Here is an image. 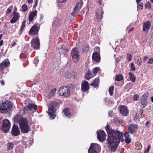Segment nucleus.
<instances>
[{
  "label": "nucleus",
  "mask_w": 153,
  "mask_h": 153,
  "mask_svg": "<svg viewBox=\"0 0 153 153\" xmlns=\"http://www.w3.org/2000/svg\"><path fill=\"white\" fill-rule=\"evenodd\" d=\"M105 128L108 134V138L107 140L111 148H116L120 141L125 140L128 144L131 142L129 135L128 132L124 133L123 137V133L122 132L111 129L108 124L106 125Z\"/></svg>",
  "instance_id": "obj_1"
},
{
  "label": "nucleus",
  "mask_w": 153,
  "mask_h": 153,
  "mask_svg": "<svg viewBox=\"0 0 153 153\" xmlns=\"http://www.w3.org/2000/svg\"><path fill=\"white\" fill-rule=\"evenodd\" d=\"M58 103L56 102H51L48 105V113L52 119H54L56 117L54 114L56 108L58 106Z\"/></svg>",
  "instance_id": "obj_2"
},
{
  "label": "nucleus",
  "mask_w": 153,
  "mask_h": 153,
  "mask_svg": "<svg viewBox=\"0 0 153 153\" xmlns=\"http://www.w3.org/2000/svg\"><path fill=\"white\" fill-rule=\"evenodd\" d=\"M12 107V102L6 101L0 104V112H7L10 110Z\"/></svg>",
  "instance_id": "obj_3"
},
{
  "label": "nucleus",
  "mask_w": 153,
  "mask_h": 153,
  "mask_svg": "<svg viewBox=\"0 0 153 153\" xmlns=\"http://www.w3.org/2000/svg\"><path fill=\"white\" fill-rule=\"evenodd\" d=\"M79 52L77 48H73L71 52V55L73 61L76 63L77 62L79 59Z\"/></svg>",
  "instance_id": "obj_4"
},
{
  "label": "nucleus",
  "mask_w": 153,
  "mask_h": 153,
  "mask_svg": "<svg viewBox=\"0 0 153 153\" xmlns=\"http://www.w3.org/2000/svg\"><path fill=\"white\" fill-rule=\"evenodd\" d=\"M19 126L22 132L23 133H27L30 130V128L28 125L27 120L20 123Z\"/></svg>",
  "instance_id": "obj_5"
},
{
  "label": "nucleus",
  "mask_w": 153,
  "mask_h": 153,
  "mask_svg": "<svg viewBox=\"0 0 153 153\" xmlns=\"http://www.w3.org/2000/svg\"><path fill=\"white\" fill-rule=\"evenodd\" d=\"M59 93L60 96L68 97L70 94V89L68 87H61L59 88Z\"/></svg>",
  "instance_id": "obj_6"
},
{
  "label": "nucleus",
  "mask_w": 153,
  "mask_h": 153,
  "mask_svg": "<svg viewBox=\"0 0 153 153\" xmlns=\"http://www.w3.org/2000/svg\"><path fill=\"white\" fill-rule=\"evenodd\" d=\"M68 48L65 46L61 45L59 46L58 50L59 54L62 56H65L68 52Z\"/></svg>",
  "instance_id": "obj_7"
},
{
  "label": "nucleus",
  "mask_w": 153,
  "mask_h": 153,
  "mask_svg": "<svg viewBox=\"0 0 153 153\" xmlns=\"http://www.w3.org/2000/svg\"><path fill=\"white\" fill-rule=\"evenodd\" d=\"M10 127V123L9 121L7 119L4 120L2 127V130L5 132H7L9 130Z\"/></svg>",
  "instance_id": "obj_8"
},
{
  "label": "nucleus",
  "mask_w": 153,
  "mask_h": 153,
  "mask_svg": "<svg viewBox=\"0 0 153 153\" xmlns=\"http://www.w3.org/2000/svg\"><path fill=\"white\" fill-rule=\"evenodd\" d=\"M31 45L35 49H39L40 48L39 40L38 37L32 39L31 42Z\"/></svg>",
  "instance_id": "obj_9"
},
{
  "label": "nucleus",
  "mask_w": 153,
  "mask_h": 153,
  "mask_svg": "<svg viewBox=\"0 0 153 153\" xmlns=\"http://www.w3.org/2000/svg\"><path fill=\"white\" fill-rule=\"evenodd\" d=\"M83 4V2L81 0L80 1L78 2L76 4L74 9V11L72 13V15L73 16H75L76 14L77 13L79 10L81 8Z\"/></svg>",
  "instance_id": "obj_10"
},
{
  "label": "nucleus",
  "mask_w": 153,
  "mask_h": 153,
  "mask_svg": "<svg viewBox=\"0 0 153 153\" xmlns=\"http://www.w3.org/2000/svg\"><path fill=\"white\" fill-rule=\"evenodd\" d=\"M97 137L98 140L101 141H103L105 139V134L104 131L100 130L97 131Z\"/></svg>",
  "instance_id": "obj_11"
},
{
  "label": "nucleus",
  "mask_w": 153,
  "mask_h": 153,
  "mask_svg": "<svg viewBox=\"0 0 153 153\" xmlns=\"http://www.w3.org/2000/svg\"><path fill=\"white\" fill-rule=\"evenodd\" d=\"M25 120H27L26 118H23L22 117L19 113L13 118L14 121L16 123H19V125L20 123L23 122Z\"/></svg>",
  "instance_id": "obj_12"
},
{
  "label": "nucleus",
  "mask_w": 153,
  "mask_h": 153,
  "mask_svg": "<svg viewBox=\"0 0 153 153\" xmlns=\"http://www.w3.org/2000/svg\"><path fill=\"white\" fill-rule=\"evenodd\" d=\"M20 131L18 126L14 125L11 131V133L13 136H17L20 134Z\"/></svg>",
  "instance_id": "obj_13"
},
{
  "label": "nucleus",
  "mask_w": 153,
  "mask_h": 153,
  "mask_svg": "<svg viewBox=\"0 0 153 153\" xmlns=\"http://www.w3.org/2000/svg\"><path fill=\"white\" fill-rule=\"evenodd\" d=\"M37 105L33 104L30 103L25 107L24 109V111L25 112L28 110H36L37 109Z\"/></svg>",
  "instance_id": "obj_14"
},
{
  "label": "nucleus",
  "mask_w": 153,
  "mask_h": 153,
  "mask_svg": "<svg viewBox=\"0 0 153 153\" xmlns=\"http://www.w3.org/2000/svg\"><path fill=\"white\" fill-rule=\"evenodd\" d=\"M38 12L36 10L32 11L31 12L28 17V19L30 22H32L34 18H36L37 16Z\"/></svg>",
  "instance_id": "obj_15"
},
{
  "label": "nucleus",
  "mask_w": 153,
  "mask_h": 153,
  "mask_svg": "<svg viewBox=\"0 0 153 153\" xmlns=\"http://www.w3.org/2000/svg\"><path fill=\"white\" fill-rule=\"evenodd\" d=\"M39 30V28L37 26L33 25L30 29L29 34L30 35H34L38 33Z\"/></svg>",
  "instance_id": "obj_16"
},
{
  "label": "nucleus",
  "mask_w": 153,
  "mask_h": 153,
  "mask_svg": "<svg viewBox=\"0 0 153 153\" xmlns=\"http://www.w3.org/2000/svg\"><path fill=\"white\" fill-rule=\"evenodd\" d=\"M89 89L88 82L86 81H82V83L81 89L84 92H86Z\"/></svg>",
  "instance_id": "obj_17"
},
{
  "label": "nucleus",
  "mask_w": 153,
  "mask_h": 153,
  "mask_svg": "<svg viewBox=\"0 0 153 153\" xmlns=\"http://www.w3.org/2000/svg\"><path fill=\"white\" fill-rule=\"evenodd\" d=\"M120 112L125 116H127L128 114V111L126 107L124 105H122L120 108Z\"/></svg>",
  "instance_id": "obj_18"
},
{
  "label": "nucleus",
  "mask_w": 153,
  "mask_h": 153,
  "mask_svg": "<svg viewBox=\"0 0 153 153\" xmlns=\"http://www.w3.org/2000/svg\"><path fill=\"white\" fill-rule=\"evenodd\" d=\"M13 14V17L10 21V22L12 24L15 23L18 20L19 17V14L16 12H14Z\"/></svg>",
  "instance_id": "obj_19"
},
{
  "label": "nucleus",
  "mask_w": 153,
  "mask_h": 153,
  "mask_svg": "<svg viewBox=\"0 0 153 153\" xmlns=\"http://www.w3.org/2000/svg\"><path fill=\"white\" fill-rule=\"evenodd\" d=\"M150 22L149 21H146L144 23L143 26V31L147 33L150 27Z\"/></svg>",
  "instance_id": "obj_20"
},
{
  "label": "nucleus",
  "mask_w": 153,
  "mask_h": 153,
  "mask_svg": "<svg viewBox=\"0 0 153 153\" xmlns=\"http://www.w3.org/2000/svg\"><path fill=\"white\" fill-rule=\"evenodd\" d=\"M137 128V126L136 125L130 124L128 126V128L129 132L132 133L135 132Z\"/></svg>",
  "instance_id": "obj_21"
},
{
  "label": "nucleus",
  "mask_w": 153,
  "mask_h": 153,
  "mask_svg": "<svg viewBox=\"0 0 153 153\" xmlns=\"http://www.w3.org/2000/svg\"><path fill=\"white\" fill-rule=\"evenodd\" d=\"M148 95L146 94H144L141 97V103L142 105H143V108H145L146 105L147 103V97Z\"/></svg>",
  "instance_id": "obj_22"
},
{
  "label": "nucleus",
  "mask_w": 153,
  "mask_h": 153,
  "mask_svg": "<svg viewBox=\"0 0 153 153\" xmlns=\"http://www.w3.org/2000/svg\"><path fill=\"white\" fill-rule=\"evenodd\" d=\"M92 59L95 61L99 62L100 60V57L98 53L96 51L94 53L92 56Z\"/></svg>",
  "instance_id": "obj_23"
},
{
  "label": "nucleus",
  "mask_w": 153,
  "mask_h": 153,
  "mask_svg": "<svg viewBox=\"0 0 153 153\" xmlns=\"http://www.w3.org/2000/svg\"><path fill=\"white\" fill-rule=\"evenodd\" d=\"M103 13L102 9L99 10L96 13V16L98 20H100L102 18V15Z\"/></svg>",
  "instance_id": "obj_24"
},
{
  "label": "nucleus",
  "mask_w": 153,
  "mask_h": 153,
  "mask_svg": "<svg viewBox=\"0 0 153 153\" xmlns=\"http://www.w3.org/2000/svg\"><path fill=\"white\" fill-rule=\"evenodd\" d=\"M10 64L9 61L7 60H4L0 64V67L1 69L7 67Z\"/></svg>",
  "instance_id": "obj_25"
},
{
  "label": "nucleus",
  "mask_w": 153,
  "mask_h": 153,
  "mask_svg": "<svg viewBox=\"0 0 153 153\" xmlns=\"http://www.w3.org/2000/svg\"><path fill=\"white\" fill-rule=\"evenodd\" d=\"M90 147L92 148L97 152L99 151L100 149V146L97 143H91Z\"/></svg>",
  "instance_id": "obj_26"
},
{
  "label": "nucleus",
  "mask_w": 153,
  "mask_h": 153,
  "mask_svg": "<svg viewBox=\"0 0 153 153\" xmlns=\"http://www.w3.org/2000/svg\"><path fill=\"white\" fill-rule=\"evenodd\" d=\"M93 76L92 75L91 72L88 71L86 73L85 77L86 79L89 80L90 78H92Z\"/></svg>",
  "instance_id": "obj_27"
},
{
  "label": "nucleus",
  "mask_w": 153,
  "mask_h": 153,
  "mask_svg": "<svg viewBox=\"0 0 153 153\" xmlns=\"http://www.w3.org/2000/svg\"><path fill=\"white\" fill-rule=\"evenodd\" d=\"M99 82V79L98 78L96 79L94 82H92L90 84V85L95 87H96L98 86Z\"/></svg>",
  "instance_id": "obj_28"
},
{
  "label": "nucleus",
  "mask_w": 153,
  "mask_h": 153,
  "mask_svg": "<svg viewBox=\"0 0 153 153\" xmlns=\"http://www.w3.org/2000/svg\"><path fill=\"white\" fill-rule=\"evenodd\" d=\"M70 109L69 108H66L64 109L63 110V112L64 114L66 117H69L71 115Z\"/></svg>",
  "instance_id": "obj_29"
},
{
  "label": "nucleus",
  "mask_w": 153,
  "mask_h": 153,
  "mask_svg": "<svg viewBox=\"0 0 153 153\" xmlns=\"http://www.w3.org/2000/svg\"><path fill=\"white\" fill-rule=\"evenodd\" d=\"M128 74L131 81L132 82H134L135 79V77L134 76V74L131 72H129L128 73Z\"/></svg>",
  "instance_id": "obj_30"
},
{
  "label": "nucleus",
  "mask_w": 153,
  "mask_h": 153,
  "mask_svg": "<svg viewBox=\"0 0 153 153\" xmlns=\"http://www.w3.org/2000/svg\"><path fill=\"white\" fill-rule=\"evenodd\" d=\"M14 146L13 143H9L7 144V149L9 150H10L12 149Z\"/></svg>",
  "instance_id": "obj_31"
},
{
  "label": "nucleus",
  "mask_w": 153,
  "mask_h": 153,
  "mask_svg": "<svg viewBox=\"0 0 153 153\" xmlns=\"http://www.w3.org/2000/svg\"><path fill=\"white\" fill-rule=\"evenodd\" d=\"M123 76L120 74H119L116 76V80L119 81L123 80Z\"/></svg>",
  "instance_id": "obj_32"
},
{
  "label": "nucleus",
  "mask_w": 153,
  "mask_h": 153,
  "mask_svg": "<svg viewBox=\"0 0 153 153\" xmlns=\"http://www.w3.org/2000/svg\"><path fill=\"white\" fill-rule=\"evenodd\" d=\"M28 9L27 5L25 4H24L22 7V10L23 12L26 11Z\"/></svg>",
  "instance_id": "obj_33"
},
{
  "label": "nucleus",
  "mask_w": 153,
  "mask_h": 153,
  "mask_svg": "<svg viewBox=\"0 0 153 153\" xmlns=\"http://www.w3.org/2000/svg\"><path fill=\"white\" fill-rule=\"evenodd\" d=\"M142 0H136V2L137 4L138 9H142L143 8V6L141 4H139V2Z\"/></svg>",
  "instance_id": "obj_34"
},
{
  "label": "nucleus",
  "mask_w": 153,
  "mask_h": 153,
  "mask_svg": "<svg viewBox=\"0 0 153 153\" xmlns=\"http://www.w3.org/2000/svg\"><path fill=\"white\" fill-rule=\"evenodd\" d=\"M88 151V153H97V152L91 147L89 148Z\"/></svg>",
  "instance_id": "obj_35"
},
{
  "label": "nucleus",
  "mask_w": 153,
  "mask_h": 153,
  "mask_svg": "<svg viewBox=\"0 0 153 153\" xmlns=\"http://www.w3.org/2000/svg\"><path fill=\"white\" fill-rule=\"evenodd\" d=\"M114 87L113 86L110 87L109 89V92L110 94L111 95H112L113 94V91L114 90Z\"/></svg>",
  "instance_id": "obj_36"
},
{
  "label": "nucleus",
  "mask_w": 153,
  "mask_h": 153,
  "mask_svg": "<svg viewBox=\"0 0 153 153\" xmlns=\"http://www.w3.org/2000/svg\"><path fill=\"white\" fill-rule=\"evenodd\" d=\"M99 70V68L98 67L95 68L92 70L93 73L94 74H96Z\"/></svg>",
  "instance_id": "obj_37"
},
{
  "label": "nucleus",
  "mask_w": 153,
  "mask_h": 153,
  "mask_svg": "<svg viewBox=\"0 0 153 153\" xmlns=\"http://www.w3.org/2000/svg\"><path fill=\"white\" fill-rule=\"evenodd\" d=\"M65 76L66 78H69L71 77V75L69 72H67L65 74Z\"/></svg>",
  "instance_id": "obj_38"
},
{
  "label": "nucleus",
  "mask_w": 153,
  "mask_h": 153,
  "mask_svg": "<svg viewBox=\"0 0 153 153\" xmlns=\"http://www.w3.org/2000/svg\"><path fill=\"white\" fill-rule=\"evenodd\" d=\"M12 9H13V6H11L10 7L7 9V10L6 11V14H8L9 13H10V12L12 10Z\"/></svg>",
  "instance_id": "obj_39"
},
{
  "label": "nucleus",
  "mask_w": 153,
  "mask_h": 153,
  "mask_svg": "<svg viewBox=\"0 0 153 153\" xmlns=\"http://www.w3.org/2000/svg\"><path fill=\"white\" fill-rule=\"evenodd\" d=\"M56 91V89L55 88H53L52 89L51 92V95L52 96L54 95Z\"/></svg>",
  "instance_id": "obj_40"
},
{
  "label": "nucleus",
  "mask_w": 153,
  "mask_h": 153,
  "mask_svg": "<svg viewBox=\"0 0 153 153\" xmlns=\"http://www.w3.org/2000/svg\"><path fill=\"white\" fill-rule=\"evenodd\" d=\"M142 60L140 58V59L138 58L137 61V64L139 66L141 64Z\"/></svg>",
  "instance_id": "obj_41"
},
{
  "label": "nucleus",
  "mask_w": 153,
  "mask_h": 153,
  "mask_svg": "<svg viewBox=\"0 0 153 153\" xmlns=\"http://www.w3.org/2000/svg\"><path fill=\"white\" fill-rule=\"evenodd\" d=\"M139 99V96L137 94H135L133 97V99L135 101H137Z\"/></svg>",
  "instance_id": "obj_42"
},
{
  "label": "nucleus",
  "mask_w": 153,
  "mask_h": 153,
  "mask_svg": "<svg viewBox=\"0 0 153 153\" xmlns=\"http://www.w3.org/2000/svg\"><path fill=\"white\" fill-rule=\"evenodd\" d=\"M127 58L128 61H131V55L130 54L128 53L127 54Z\"/></svg>",
  "instance_id": "obj_43"
},
{
  "label": "nucleus",
  "mask_w": 153,
  "mask_h": 153,
  "mask_svg": "<svg viewBox=\"0 0 153 153\" xmlns=\"http://www.w3.org/2000/svg\"><path fill=\"white\" fill-rule=\"evenodd\" d=\"M60 23V21L59 20H57V21L55 20L53 22V24L56 25H58Z\"/></svg>",
  "instance_id": "obj_44"
},
{
  "label": "nucleus",
  "mask_w": 153,
  "mask_h": 153,
  "mask_svg": "<svg viewBox=\"0 0 153 153\" xmlns=\"http://www.w3.org/2000/svg\"><path fill=\"white\" fill-rule=\"evenodd\" d=\"M131 68L130 69L131 70V71H134L135 70V67L134 66V64L133 63H131Z\"/></svg>",
  "instance_id": "obj_45"
},
{
  "label": "nucleus",
  "mask_w": 153,
  "mask_h": 153,
  "mask_svg": "<svg viewBox=\"0 0 153 153\" xmlns=\"http://www.w3.org/2000/svg\"><path fill=\"white\" fill-rule=\"evenodd\" d=\"M148 64L153 63V57L149 59V60L147 62Z\"/></svg>",
  "instance_id": "obj_46"
},
{
  "label": "nucleus",
  "mask_w": 153,
  "mask_h": 153,
  "mask_svg": "<svg viewBox=\"0 0 153 153\" xmlns=\"http://www.w3.org/2000/svg\"><path fill=\"white\" fill-rule=\"evenodd\" d=\"M25 21L23 22V23L22 24V25L21 26V30H22V29H23V28L25 27Z\"/></svg>",
  "instance_id": "obj_47"
},
{
  "label": "nucleus",
  "mask_w": 153,
  "mask_h": 153,
  "mask_svg": "<svg viewBox=\"0 0 153 153\" xmlns=\"http://www.w3.org/2000/svg\"><path fill=\"white\" fill-rule=\"evenodd\" d=\"M150 146L149 145L148 147L146 150L145 151L144 153H148L149 152L150 148Z\"/></svg>",
  "instance_id": "obj_48"
},
{
  "label": "nucleus",
  "mask_w": 153,
  "mask_h": 153,
  "mask_svg": "<svg viewBox=\"0 0 153 153\" xmlns=\"http://www.w3.org/2000/svg\"><path fill=\"white\" fill-rule=\"evenodd\" d=\"M88 49L89 48L88 46H84L83 48V50L84 52L88 51Z\"/></svg>",
  "instance_id": "obj_49"
},
{
  "label": "nucleus",
  "mask_w": 153,
  "mask_h": 153,
  "mask_svg": "<svg viewBox=\"0 0 153 153\" xmlns=\"http://www.w3.org/2000/svg\"><path fill=\"white\" fill-rule=\"evenodd\" d=\"M35 4L33 6V7L34 8H35L37 5L38 1V0H35L34 1Z\"/></svg>",
  "instance_id": "obj_50"
},
{
  "label": "nucleus",
  "mask_w": 153,
  "mask_h": 153,
  "mask_svg": "<svg viewBox=\"0 0 153 153\" xmlns=\"http://www.w3.org/2000/svg\"><path fill=\"white\" fill-rule=\"evenodd\" d=\"M67 0H58V1L60 3H63L66 1Z\"/></svg>",
  "instance_id": "obj_51"
},
{
  "label": "nucleus",
  "mask_w": 153,
  "mask_h": 153,
  "mask_svg": "<svg viewBox=\"0 0 153 153\" xmlns=\"http://www.w3.org/2000/svg\"><path fill=\"white\" fill-rule=\"evenodd\" d=\"M3 43V40H2L0 41V46H1L2 45Z\"/></svg>",
  "instance_id": "obj_52"
},
{
  "label": "nucleus",
  "mask_w": 153,
  "mask_h": 153,
  "mask_svg": "<svg viewBox=\"0 0 153 153\" xmlns=\"http://www.w3.org/2000/svg\"><path fill=\"white\" fill-rule=\"evenodd\" d=\"M1 84L2 85H4L5 82L4 80H1Z\"/></svg>",
  "instance_id": "obj_53"
},
{
  "label": "nucleus",
  "mask_w": 153,
  "mask_h": 153,
  "mask_svg": "<svg viewBox=\"0 0 153 153\" xmlns=\"http://www.w3.org/2000/svg\"><path fill=\"white\" fill-rule=\"evenodd\" d=\"M33 0H28V2L29 3H31L32 2Z\"/></svg>",
  "instance_id": "obj_54"
},
{
  "label": "nucleus",
  "mask_w": 153,
  "mask_h": 153,
  "mask_svg": "<svg viewBox=\"0 0 153 153\" xmlns=\"http://www.w3.org/2000/svg\"><path fill=\"white\" fill-rule=\"evenodd\" d=\"M147 58V57L146 56H144V58L143 59V60L144 61H145L146 59Z\"/></svg>",
  "instance_id": "obj_55"
},
{
  "label": "nucleus",
  "mask_w": 153,
  "mask_h": 153,
  "mask_svg": "<svg viewBox=\"0 0 153 153\" xmlns=\"http://www.w3.org/2000/svg\"><path fill=\"white\" fill-rule=\"evenodd\" d=\"M16 45V43L15 42H14L13 44H12V46L13 47L15 46Z\"/></svg>",
  "instance_id": "obj_56"
},
{
  "label": "nucleus",
  "mask_w": 153,
  "mask_h": 153,
  "mask_svg": "<svg viewBox=\"0 0 153 153\" xmlns=\"http://www.w3.org/2000/svg\"><path fill=\"white\" fill-rule=\"evenodd\" d=\"M101 1H102L101 0H99L98 1V3L100 4V5H101Z\"/></svg>",
  "instance_id": "obj_57"
},
{
  "label": "nucleus",
  "mask_w": 153,
  "mask_h": 153,
  "mask_svg": "<svg viewBox=\"0 0 153 153\" xmlns=\"http://www.w3.org/2000/svg\"><path fill=\"white\" fill-rule=\"evenodd\" d=\"M76 74L75 73H74V78H76Z\"/></svg>",
  "instance_id": "obj_58"
},
{
  "label": "nucleus",
  "mask_w": 153,
  "mask_h": 153,
  "mask_svg": "<svg viewBox=\"0 0 153 153\" xmlns=\"http://www.w3.org/2000/svg\"><path fill=\"white\" fill-rule=\"evenodd\" d=\"M35 61H36V62H39V60H38V59H35Z\"/></svg>",
  "instance_id": "obj_59"
},
{
  "label": "nucleus",
  "mask_w": 153,
  "mask_h": 153,
  "mask_svg": "<svg viewBox=\"0 0 153 153\" xmlns=\"http://www.w3.org/2000/svg\"><path fill=\"white\" fill-rule=\"evenodd\" d=\"M133 30H134V28H132V27L129 30V31H132Z\"/></svg>",
  "instance_id": "obj_60"
},
{
  "label": "nucleus",
  "mask_w": 153,
  "mask_h": 153,
  "mask_svg": "<svg viewBox=\"0 0 153 153\" xmlns=\"http://www.w3.org/2000/svg\"><path fill=\"white\" fill-rule=\"evenodd\" d=\"M151 101L153 102V97H151Z\"/></svg>",
  "instance_id": "obj_61"
},
{
  "label": "nucleus",
  "mask_w": 153,
  "mask_h": 153,
  "mask_svg": "<svg viewBox=\"0 0 153 153\" xmlns=\"http://www.w3.org/2000/svg\"><path fill=\"white\" fill-rule=\"evenodd\" d=\"M119 60L118 59L116 61V62H119Z\"/></svg>",
  "instance_id": "obj_62"
},
{
  "label": "nucleus",
  "mask_w": 153,
  "mask_h": 153,
  "mask_svg": "<svg viewBox=\"0 0 153 153\" xmlns=\"http://www.w3.org/2000/svg\"><path fill=\"white\" fill-rule=\"evenodd\" d=\"M150 1L153 3V0H150Z\"/></svg>",
  "instance_id": "obj_63"
}]
</instances>
